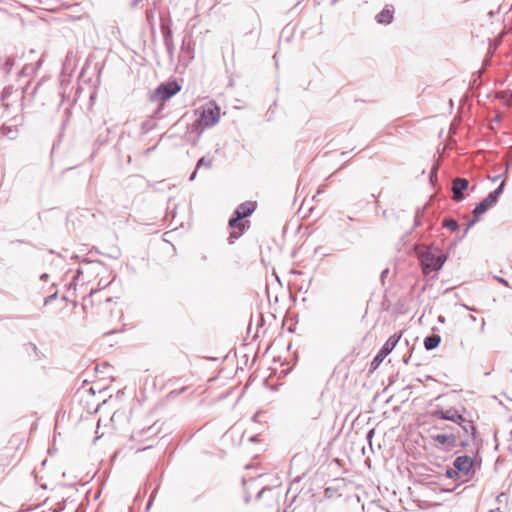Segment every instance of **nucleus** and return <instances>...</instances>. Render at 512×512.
<instances>
[{"mask_svg": "<svg viewBox=\"0 0 512 512\" xmlns=\"http://www.w3.org/2000/svg\"><path fill=\"white\" fill-rule=\"evenodd\" d=\"M417 254L425 275L439 271L447 260V256L435 247L424 246Z\"/></svg>", "mask_w": 512, "mask_h": 512, "instance_id": "obj_1", "label": "nucleus"}, {"mask_svg": "<svg viewBox=\"0 0 512 512\" xmlns=\"http://www.w3.org/2000/svg\"><path fill=\"white\" fill-rule=\"evenodd\" d=\"M430 416L434 419L449 420L454 422L460 431L466 436L475 437L476 427L471 420L466 419L462 414L455 408H449L447 410L435 409L431 411Z\"/></svg>", "mask_w": 512, "mask_h": 512, "instance_id": "obj_2", "label": "nucleus"}, {"mask_svg": "<svg viewBox=\"0 0 512 512\" xmlns=\"http://www.w3.org/2000/svg\"><path fill=\"white\" fill-rule=\"evenodd\" d=\"M431 439L445 446L446 450H451L455 447L465 448L469 445V436L463 434L460 429H457V432H444L440 434L431 435Z\"/></svg>", "mask_w": 512, "mask_h": 512, "instance_id": "obj_3", "label": "nucleus"}, {"mask_svg": "<svg viewBox=\"0 0 512 512\" xmlns=\"http://www.w3.org/2000/svg\"><path fill=\"white\" fill-rule=\"evenodd\" d=\"M505 187V181H502L500 185L490 192L483 200H481L478 204H476L475 208L472 211L473 215L479 217L486 213L491 207L496 205L500 196L502 195Z\"/></svg>", "mask_w": 512, "mask_h": 512, "instance_id": "obj_4", "label": "nucleus"}, {"mask_svg": "<svg viewBox=\"0 0 512 512\" xmlns=\"http://www.w3.org/2000/svg\"><path fill=\"white\" fill-rule=\"evenodd\" d=\"M401 337V333H395L387 339V341L384 343V345L381 347L371 362V368L373 370L378 368L383 360L393 351Z\"/></svg>", "mask_w": 512, "mask_h": 512, "instance_id": "obj_5", "label": "nucleus"}, {"mask_svg": "<svg viewBox=\"0 0 512 512\" xmlns=\"http://www.w3.org/2000/svg\"><path fill=\"white\" fill-rule=\"evenodd\" d=\"M219 118L220 108L216 104L210 103L202 109L196 122L202 127L209 128L218 123Z\"/></svg>", "mask_w": 512, "mask_h": 512, "instance_id": "obj_6", "label": "nucleus"}, {"mask_svg": "<svg viewBox=\"0 0 512 512\" xmlns=\"http://www.w3.org/2000/svg\"><path fill=\"white\" fill-rule=\"evenodd\" d=\"M453 466L459 474L470 477L474 474V460L468 455H462L455 458Z\"/></svg>", "mask_w": 512, "mask_h": 512, "instance_id": "obj_7", "label": "nucleus"}, {"mask_svg": "<svg viewBox=\"0 0 512 512\" xmlns=\"http://www.w3.org/2000/svg\"><path fill=\"white\" fill-rule=\"evenodd\" d=\"M180 89L181 86L176 81H171L160 84L156 88L155 94L159 100L166 101L175 94H177L180 91Z\"/></svg>", "mask_w": 512, "mask_h": 512, "instance_id": "obj_8", "label": "nucleus"}, {"mask_svg": "<svg viewBox=\"0 0 512 512\" xmlns=\"http://www.w3.org/2000/svg\"><path fill=\"white\" fill-rule=\"evenodd\" d=\"M242 219L233 213L232 217L229 219L228 225L232 229L229 234L228 242L229 244H233L235 240L241 237L245 230V224L241 222Z\"/></svg>", "mask_w": 512, "mask_h": 512, "instance_id": "obj_9", "label": "nucleus"}, {"mask_svg": "<svg viewBox=\"0 0 512 512\" xmlns=\"http://www.w3.org/2000/svg\"><path fill=\"white\" fill-rule=\"evenodd\" d=\"M469 187V181L466 178L456 177L452 181V193L453 200L456 202H461L465 199L464 192Z\"/></svg>", "mask_w": 512, "mask_h": 512, "instance_id": "obj_10", "label": "nucleus"}, {"mask_svg": "<svg viewBox=\"0 0 512 512\" xmlns=\"http://www.w3.org/2000/svg\"><path fill=\"white\" fill-rule=\"evenodd\" d=\"M394 19V9L392 6H385V8L375 16L378 24L388 25Z\"/></svg>", "mask_w": 512, "mask_h": 512, "instance_id": "obj_11", "label": "nucleus"}, {"mask_svg": "<svg viewBox=\"0 0 512 512\" xmlns=\"http://www.w3.org/2000/svg\"><path fill=\"white\" fill-rule=\"evenodd\" d=\"M256 209L255 202L246 201L241 203L233 213L239 216L242 220L249 217Z\"/></svg>", "mask_w": 512, "mask_h": 512, "instance_id": "obj_12", "label": "nucleus"}, {"mask_svg": "<svg viewBox=\"0 0 512 512\" xmlns=\"http://www.w3.org/2000/svg\"><path fill=\"white\" fill-rule=\"evenodd\" d=\"M441 337L437 334H432L424 339V347L426 350L431 351L439 346Z\"/></svg>", "mask_w": 512, "mask_h": 512, "instance_id": "obj_13", "label": "nucleus"}, {"mask_svg": "<svg viewBox=\"0 0 512 512\" xmlns=\"http://www.w3.org/2000/svg\"><path fill=\"white\" fill-rule=\"evenodd\" d=\"M39 83H37L34 88L31 90V92H29V85H25L23 88H22V93H23V98H22V105H24V101L27 99V97H30V100H32L34 98V95L36 94L37 92V89L39 87Z\"/></svg>", "mask_w": 512, "mask_h": 512, "instance_id": "obj_14", "label": "nucleus"}, {"mask_svg": "<svg viewBox=\"0 0 512 512\" xmlns=\"http://www.w3.org/2000/svg\"><path fill=\"white\" fill-rule=\"evenodd\" d=\"M15 64V61L12 57H6L4 62L1 63L0 68L5 74H9Z\"/></svg>", "mask_w": 512, "mask_h": 512, "instance_id": "obj_15", "label": "nucleus"}, {"mask_svg": "<svg viewBox=\"0 0 512 512\" xmlns=\"http://www.w3.org/2000/svg\"><path fill=\"white\" fill-rule=\"evenodd\" d=\"M442 226L453 232L457 231L459 228L458 222L453 218H445L442 222Z\"/></svg>", "mask_w": 512, "mask_h": 512, "instance_id": "obj_16", "label": "nucleus"}, {"mask_svg": "<svg viewBox=\"0 0 512 512\" xmlns=\"http://www.w3.org/2000/svg\"><path fill=\"white\" fill-rule=\"evenodd\" d=\"M160 432V426L157 425V423H154L152 424L151 426L147 427V428H144L142 429L140 432H139V435L140 436H144L146 434H149V435H156Z\"/></svg>", "mask_w": 512, "mask_h": 512, "instance_id": "obj_17", "label": "nucleus"}, {"mask_svg": "<svg viewBox=\"0 0 512 512\" xmlns=\"http://www.w3.org/2000/svg\"><path fill=\"white\" fill-rule=\"evenodd\" d=\"M161 32L163 35V40H172L173 39V33L169 25L162 24L161 25Z\"/></svg>", "mask_w": 512, "mask_h": 512, "instance_id": "obj_18", "label": "nucleus"}, {"mask_svg": "<svg viewBox=\"0 0 512 512\" xmlns=\"http://www.w3.org/2000/svg\"><path fill=\"white\" fill-rule=\"evenodd\" d=\"M202 166L206 167V168H211L212 167V160L211 159H208L206 158L205 156L201 157L198 161H197V164H196V170L200 169Z\"/></svg>", "mask_w": 512, "mask_h": 512, "instance_id": "obj_19", "label": "nucleus"}, {"mask_svg": "<svg viewBox=\"0 0 512 512\" xmlns=\"http://www.w3.org/2000/svg\"><path fill=\"white\" fill-rule=\"evenodd\" d=\"M425 207L418 208L415 214L414 226L419 227L421 225V218L424 216Z\"/></svg>", "mask_w": 512, "mask_h": 512, "instance_id": "obj_20", "label": "nucleus"}, {"mask_svg": "<svg viewBox=\"0 0 512 512\" xmlns=\"http://www.w3.org/2000/svg\"><path fill=\"white\" fill-rule=\"evenodd\" d=\"M432 429L433 430H442L443 433L444 432H457L458 426L454 427V426H451V425H445V426L434 425L432 427Z\"/></svg>", "mask_w": 512, "mask_h": 512, "instance_id": "obj_21", "label": "nucleus"}, {"mask_svg": "<svg viewBox=\"0 0 512 512\" xmlns=\"http://www.w3.org/2000/svg\"><path fill=\"white\" fill-rule=\"evenodd\" d=\"M478 221H479V217H476V215H473V218L468 221L461 238L465 237L467 235L469 229L472 228Z\"/></svg>", "mask_w": 512, "mask_h": 512, "instance_id": "obj_22", "label": "nucleus"}, {"mask_svg": "<svg viewBox=\"0 0 512 512\" xmlns=\"http://www.w3.org/2000/svg\"><path fill=\"white\" fill-rule=\"evenodd\" d=\"M164 45H165L166 50L169 53V55L172 56L173 55V51H174L173 39L172 40H165L164 41Z\"/></svg>", "mask_w": 512, "mask_h": 512, "instance_id": "obj_23", "label": "nucleus"}, {"mask_svg": "<svg viewBox=\"0 0 512 512\" xmlns=\"http://www.w3.org/2000/svg\"><path fill=\"white\" fill-rule=\"evenodd\" d=\"M459 475L460 474L458 473V471L456 470V468L454 466H453V468H448L446 470V476L450 479H454Z\"/></svg>", "mask_w": 512, "mask_h": 512, "instance_id": "obj_24", "label": "nucleus"}, {"mask_svg": "<svg viewBox=\"0 0 512 512\" xmlns=\"http://www.w3.org/2000/svg\"><path fill=\"white\" fill-rule=\"evenodd\" d=\"M57 295H58V293H57V291H56V292H54L53 294H51V295L47 296V297L44 299V304H45V305L49 304L52 300H54V299H56V298H57Z\"/></svg>", "mask_w": 512, "mask_h": 512, "instance_id": "obj_25", "label": "nucleus"}, {"mask_svg": "<svg viewBox=\"0 0 512 512\" xmlns=\"http://www.w3.org/2000/svg\"><path fill=\"white\" fill-rule=\"evenodd\" d=\"M508 500V496L505 494V493H500L497 497H496V501L498 503H502V502H507Z\"/></svg>", "mask_w": 512, "mask_h": 512, "instance_id": "obj_26", "label": "nucleus"}, {"mask_svg": "<svg viewBox=\"0 0 512 512\" xmlns=\"http://www.w3.org/2000/svg\"><path fill=\"white\" fill-rule=\"evenodd\" d=\"M388 274H389V269L388 268L384 269L381 272L380 280H381L382 284H384L385 278L387 277Z\"/></svg>", "mask_w": 512, "mask_h": 512, "instance_id": "obj_27", "label": "nucleus"}, {"mask_svg": "<svg viewBox=\"0 0 512 512\" xmlns=\"http://www.w3.org/2000/svg\"><path fill=\"white\" fill-rule=\"evenodd\" d=\"M375 434V430L374 429H370L368 432H367V435H366V438L368 440V442L371 444L372 442V438Z\"/></svg>", "mask_w": 512, "mask_h": 512, "instance_id": "obj_28", "label": "nucleus"}, {"mask_svg": "<svg viewBox=\"0 0 512 512\" xmlns=\"http://www.w3.org/2000/svg\"><path fill=\"white\" fill-rule=\"evenodd\" d=\"M496 280H497L499 283H501V284H503V285H505V286H507V287L509 286V285H508V282H507L504 278L496 277Z\"/></svg>", "mask_w": 512, "mask_h": 512, "instance_id": "obj_29", "label": "nucleus"}, {"mask_svg": "<svg viewBox=\"0 0 512 512\" xmlns=\"http://www.w3.org/2000/svg\"><path fill=\"white\" fill-rule=\"evenodd\" d=\"M2 130H3V134H9L12 131L11 127H8V126H3Z\"/></svg>", "mask_w": 512, "mask_h": 512, "instance_id": "obj_30", "label": "nucleus"}, {"mask_svg": "<svg viewBox=\"0 0 512 512\" xmlns=\"http://www.w3.org/2000/svg\"><path fill=\"white\" fill-rule=\"evenodd\" d=\"M197 171L196 168L194 169V171L191 173L190 177H189V180L190 181H193L197 175Z\"/></svg>", "mask_w": 512, "mask_h": 512, "instance_id": "obj_31", "label": "nucleus"}, {"mask_svg": "<svg viewBox=\"0 0 512 512\" xmlns=\"http://www.w3.org/2000/svg\"><path fill=\"white\" fill-rule=\"evenodd\" d=\"M267 490V488H262L256 495L257 499H260L262 494Z\"/></svg>", "mask_w": 512, "mask_h": 512, "instance_id": "obj_32", "label": "nucleus"}, {"mask_svg": "<svg viewBox=\"0 0 512 512\" xmlns=\"http://www.w3.org/2000/svg\"><path fill=\"white\" fill-rule=\"evenodd\" d=\"M436 176V168H433V170L430 173V180L433 181V177Z\"/></svg>", "mask_w": 512, "mask_h": 512, "instance_id": "obj_33", "label": "nucleus"}, {"mask_svg": "<svg viewBox=\"0 0 512 512\" xmlns=\"http://www.w3.org/2000/svg\"><path fill=\"white\" fill-rule=\"evenodd\" d=\"M49 278V275L47 273H43L41 276H40V279L43 280V281H46L47 279Z\"/></svg>", "mask_w": 512, "mask_h": 512, "instance_id": "obj_34", "label": "nucleus"}, {"mask_svg": "<svg viewBox=\"0 0 512 512\" xmlns=\"http://www.w3.org/2000/svg\"><path fill=\"white\" fill-rule=\"evenodd\" d=\"M485 324H486V323H485V320H484V319H482L481 327H480V332H482V333L484 332Z\"/></svg>", "mask_w": 512, "mask_h": 512, "instance_id": "obj_35", "label": "nucleus"}, {"mask_svg": "<svg viewBox=\"0 0 512 512\" xmlns=\"http://www.w3.org/2000/svg\"><path fill=\"white\" fill-rule=\"evenodd\" d=\"M463 307H464L465 309H467V310H470V311H476V309H475V308H471V307H469V306H467V305H465V304H463Z\"/></svg>", "mask_w": 512, "mask_h": 512, "instance_id": "obj_36", "label": "nucleus"}, {"mask_svg": "<svg viewBox=\"0 0 512 512\" xmlns=\"http://www.w3.org/2000/svg\"><path fill=\"white\" fill-rule=\"evenodd\" d=\"M82 273H83L82 269H81V268H79V269L77 270V275H76V277H77V278H78V277H80V275H81Z\"/></svg>", "mask_w": 512, "mask_h": 512, "instance_id": "obj_37", "label": "nucleus"}, {"mask_svg": "<svg viewBox=\"0 0 512 512\" xmlns=\"http://www.w3.org/2000/svg\"><path fill=\"white\" fill-rule=\"evenodd\" d=\"M469 318L473 322H475L477 320V318L474 315H472V314L469 315Z\"/></svg>", "mask_w": 512, "mask_h": 512, "instance_id": "obj_38", "label": "nucleus"}, {"mask_svg": "<svg viewBox=\"0 0 512 512\" xmlns=\"http://www.w3.org/2000/svg\"><path fill=\"white\" fill-rule=\"evenodd\" d=\"M489 512H502V511H501V510H500V508L498 507V508H496V509H491Z\"/></svg>", "mask_w": 512, "mask_h": 512, "instance_id": "obj_39", "label": "nucleus"}, {"mask_svg": "<svg viewBox=\"0 0 512 512\" xmlns=\"http://www.w3.org/2000/svg\"><path fill=\"white\" fill-rule=\"evenodd\" d=\"M141 0H134L133 1V6H136Z\"/></svg>", "mask_w": 512, "mask_h": 512, "instance_id": "obj_40", "label": "nucleus"}, {"mask_svg": "<svg viewBox=\"0 0 512 512\" xmlns=\"http://www.w3.org/2000/svg\"><path fill=\"white\" fill-rule=\"evenodd\" d=\"M201 258H202V260H203V261H206V260H207V256H206V255H202V257H201Z\"/></svg>", "mask_w": 512, "mask_h": 512, "instance_id": "obj_41", "label": "nucleus"}, {"mask_svg": "<svg viewBox=\"0 0 512 512\" xmlns=\"http://www.w3.org/2000/svg\"><path fill=\"white\" fill-rule=\"evenodd\" d=\"M444 320H445V319H444V317H443V316H439V321L444 322Z\"/></svg>", "mask_w": 512, "mask_h": 512, "instance_id": "obj_42", "label": "nucleus"}, {"mask_svg": "<svg viewBox=\"0 0 512 512\" xmlns=\"http://www.w3.org/2000/svg\"><path fill=\"white\" fill-rule=\"evenodd\" d=\"M26 68H23L22 71L19 73L20 75L25 73Z\"/></svg>", "mask_w": 512, "mask_h": 512, "instance_id": "obj_43", "label": "nucleus"}, {"mask_svg": "<svg viewBox=\"0 0 512 512\" xmlns=\"http://www.w3.org/2000/svg\"><path fill=\"white\" fill-rule=\"evenodd\" d=\"M509 102H512V92L510 93Z\"/></svg>", "mask_w": 512, "mask_h": 512, "instance_id": "obj_44", "label": "nucleus"}, {"mask_svg": "<svg viewBox=\"0 0 512 512\" xmlns=\"http://www.w3.org/2000/svg\"><path fill=\"white\" fill-rule=\"evenodd\" d=\"M324 186H321L318 190V193H321L322 192V189H323Z\"/></svg>", "mask_w": 512, "mask_h": 512, "instance_id": "obj_45", "label": "nucleus"}]
</instances>
